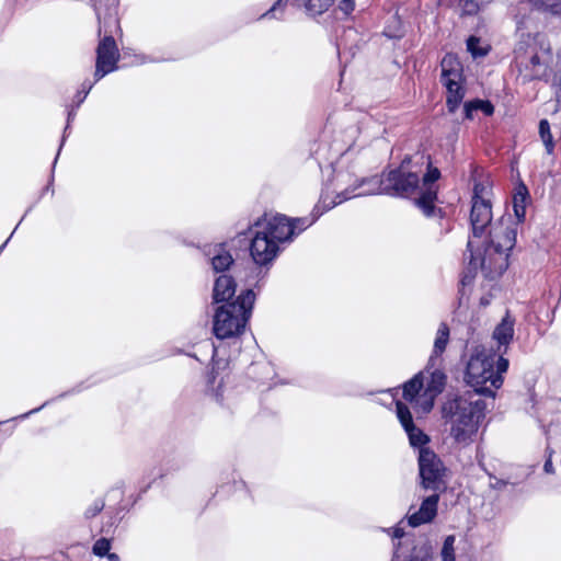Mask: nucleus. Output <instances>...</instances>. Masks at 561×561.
I'll use <instances>...</instances> for the list:
<instances>
[{
  "label": "nucleus",
  "instance_id": "nucleus-1",
  "mask_svg": "<svg viewBox=\"0 0 561 561\" xmlns=\"http://www.w3.org/2000/svg\"><path fill=\"white\" fill-rule=\"evenodd\" d=\"M440 178L438 168L432 165L430 156L404 158L399 167L383 172L381 176L363 179L355 187L339 193L335 201L324 206V210L356 196L385 194L393 197H412L426 217L443 216L436 208Z\"/></svg>",
  "mask_w": 561,
  "mask_h": 561
},
{
  "label": "nucleus",
  "instance_id": "nucleus-2",
  "mask_svg": "<svg viewBox=\"0 0 561 561\" xmlns=\"http://www.w3.org/2000/svg\"><path fill=\"white\" fill-rule=\"evenodd\" d=\"M486 404L477 393H463L446 399L442 419L454 443L461 447L473 444L485 416Z\"/></svg>",
  "mask_w": 561,
  "mask_h": 561
},
{
  "label": "nucleus",
  "instance_id": "nucleus-3",
  "mask_svg": "<svg viewBox=\"0 0 561 561\" xmlns=\"http://www.w3.org/2000/svg\"><path fill=\"white\" fill-rule=\"evenodd\" d=\"M508 369V359L494 352L493 347L477 345L470 351L466 360L463 373L465 382L471 387L472 391L465 393H477L494 398L495 391L503 385V374Z\"/></svg>",
  "mask_w": 561,
  "mask_h": 561
},
{
  "label": "nucleus",
  "instance_id": "nucleus-4",
  "mask_svg": "<svg viewBox=\"0 0 561 561\" xmlns=\"http://www.w3.org/2000/svg\"><path fill=\"white\" fill-rule=\"evenodd\" d=\"M297 226L285 215H264L253 225L250 254L253 262L267 266L277 256L278 243L290 241L296 236Z\"/></svg>",
  "mask_w": 561,
  "mask_h": 561
},
{
  "label": "nucleus",
  "instance_id": "nucleus-5",
  "mask_svg": "<svg viewBox=\"0 0 561 561\" xmlns=\"http://www.w3.org/2000/svg\"><path fill=\"white\" fill-rule=\"evenodd\" d=\"M94 10L99 20V35L104 33V37L96 47V62L94 78L95 82L101 80L110 72L117 69L119 51L113 34L119 31V21L117 18V0H92Z\"/></svg>",
  "mask_w": 561,
  "mask_h": 561
},
{
  "label": "nucleus",
  "instance_id": "nucleus-6",
  "mask_svg": "<svg viewBox=\"0 0 561 561\" xmlns=\"http://www.w3.org/2000/svg\"><path fill=\"white\" fill-rule=\"evenodd\" d=\"M517 222L511 216H502L488 230L481 267L494 275H502L508 267L510 252L516 243Z\"/></svg>",
  "mask_w": 561,
  "mask_h": 561
},
{
  "label": "nucleus",
  "instance_id": "nucleus-7",
  "mask_svg": "<svg viewBox=\"0 0 561 561\" xmlns=\"http://www.w3.org/2000/svg\"><path fill=\"white\" fill-rule=\"evenodd\" d=\"M514 62L522 83L546 80L551 61V49L540 35H526L514 49Z\"/></svg>",
  "mask_w": 561,
  "mask_h": 561
},
{
  "label": "nucleus",
  "instance_id": "nucleus-8",
  "mask_svg": "<svg viewBox=\"0 0 561 561\" xmlns=\"http://www.w3.org/2000/svg\"><path fill=\"white\" fill-rule=\"evenodd\" d=\"M255 294L245 289L236 300L218 307L214 314L213 332L219 340L238 337L245 331L252 316Z\"/></svg>",
  "mask_w": 561,
  "mask_h": 561
},
{
  "label": "nucleus",
  "instance_id": "nucleus-9",
  "mask_svg": "<svg viewBox=\"0 0 561 561\" xmlns=\"http://www.w3.org/2000/svg\"><path fill=\"white\" fill-rule=\"evenodd\" d=\"M440 66V82L447 90L446 106L450 113H454L465 98L462 68L459 61L451 55L445 56Z\"/></svg>",
  "mask_w": 561,
  "mask_h": 561
},
{
  "label": "nucleus",
  "instance_id": "nucleus-10",
  "mask_svg": "<svg viewBox=\"0 0 561 561\" xmlns=\"http://www.w3.org/2000/svg\"><path fill=\"white\" fill-rule=\"evenodd\" d=\"M486 187L481 183L473 186V195L471 198L470 224L472 236L481 238L484 236L485 229L490 228L492 222V205L486 197Z\"/></svg>",
  "mask_w": 561,
  "mask_h": 561
},
{
  "label": "nucleus",
  "instance_id": "nucleus-11",
  "mask_svg": "<svg viewBox=\"0 0 561 561\" xmlns=\"http://www.w3.org/2000/svg\"><path fill=\"white\" fill-rule=\"evenodd\" d=\"M419 469L424 489L434 492L445 489L444 474L446 468L440 458L430 448L420 449Z\"/></svg>",
  "mask_w": 561,
  "mask_h": 561
},
{
  "label": "nucleus",
  "instance_id": "nucleus-12",
  "mask_svg": "<svg viewBox=\"0 0 561 561\" xmlns=\"http://www.w3.org/2000/svg\"><path fill=\"white\" fill-rule=\"evenodd\" d=\"M442 364H437L436 366H431L430 360L424 370L421 373H425L424 376V390L421 394L420 401V410L421 413H428L434 407L435 398L443 392L446 385V375L440 369Z\"/></svg>",
  "mask_w": 561,
  "mask_h": 561
},
{
  "label": "nucleus",
  "instance_id": "nucleus-13",
  "mask_svg": "<svg viewBox=\"0 0 561 561\" xmlns=\"http://www.w3.org/2000/svg\"><path fill=\"white\" fill-rule=\"evenodd\" d=\"M438 502L439 494L434 492V494L422 501L419 510L412 512L413 506H411L405 516L409 526L415 528L421 525L432 523L437 516Z\"/></svg>",
  "mask_w": 561,
  "mask_h": 561
},
{
  "label": "nucleus",
  "instance_id": "nucleus-14",
  "mask_svg": "<svg viewBox=\"0 0 561 561\" xmlns=\"http://www.w3.org/2000/svg\"><path fill=\"white\" fill-rule=\"evenodd\" d=\"M514 336V319L507 313L502 321L495 327L493 331V340L497 343V348L494 352L504 357L506 354L510 343Z\"/></svg>",
  "mask_w": 561,
  "mask_h": 561
},
{
  "label": "nucleus",
  "instance_id": "nucleus-15",
  "mask_svg": "<svg viewBox=\"0 0 561 561\" xmlns=\"http://www.w3.org/2000/svg\"><path fill=\"white\" fill-rule=\"evenodd\" d=\"M424 376L425 373H419L403 386L404 400L410 402L417 413H421L419 400L424 390Z\"/></svg>",
  "mask_w": 561,
  "mask_h": 561
},
{
  "label": "nucleus",
  "instance_id": "nucleus-16",
  "mask_svg": "<svg viewBox=\"0 0 561 561\" xmlns=\"http://www.w3.org/2000/svg\"><path fill=\"white\" fill-rule=\"evenodd\" d=\"M449 342V328L447 323L442 322L437 329L436 337L433 345V351L430 356V365L436 366L442 364V355L445 352Z\"/></svg>",
  "mask_w": 561,
  "mask_h": 561
},
{
  "label": "nucleus",
  "instance_id": "nucleus-17",
  "mask_svg": "<svg viewBox=\"0 0 561 561\" xmlns=\"http://www.w3.org/2000/svg\"><path fill=\"white\" fill-rule=\"evenodd\" d=\"M236 282L231 276H219L214 285L213 298L215 302H224L231 299L236 294Z\"/></svg>",
  "mask_w": 561,
  "mask_h": 561
},
{
  "label": "nucleus",
  "instance_id": "nucleus-18",
  "mask_svg": "<svg viewBox=\"0 0 561 561\" xmlns=\"http://www.w3.org/2000/svg\"><path fill=\"white\" fill-rule=\"evenodd\" d=\"M529 197L528 190L523 183L516 187L513 196V208L516 217V222H523L526 216V204Z\"/></svg>",
  "mask_w": 561,
  "mask_h": 561
},
{
  "label": "nucleus",
  "instance_id": "nucleus-19",
  "mask_svg": "<svg viewBox=\"0 0 561 561\" xmlns=\"http://www.w3.org/2000/svg\"><path fill=\"white\" fill-rule=\"evenodd\" d=\"M333 2L334 0H294L293 4L298 8H305L310 16H317L328 11Z\"/></svg>",
  "mask_w": 561,
  "mask_h": 561
},
{
  "label": "nucleus",
  "instance_id": "nucleus-20",
  "mask_svg": "<svg viewBox=\"0 0 561 561\" xmlns=\"http://www.w3.org/2000/svg\"><path fill=\"white\" fill-rule=\"evenodd\" d=\"M208 254H213L210 262L215 272H224L233 263L231 254L221 244L215 247Z\"/></svg>",
  "mask_w": 561,
  "mask_h": 561
},
{
  "label": "nucleus",
  "instance_id": "nucleus-21",
  "mask_svg": "<svg viewBox=\"0 0 561 561\" xmlns=\"http://www.w3.org/2000/svg\"><path fill=\"white\" fill-rule=\"evenodd\" d=\"M529 3L538 11L551 15L561 14V0H528Z\"/></svg>",
  "mask_w": 561,
  "mask_h": 561
},
{
  "label": "nucleus",
  "instance_id": "nucleus-22",
  "mask_svg": "<svg viewBox=\"0 0 561 561\" xmlns=\"http://www.w3.org/2000/svg\"><path fill=\"white\" fill-rule=\"evenodd\" d=\"M539 135L545 145L548 154H552L554 151V141L550 129V124L547 119L539 122Z\"/></svg>",
  "mask_w": 561,
  "mask_h": 561
},
{
  "label": "nucleus",
  "instance_id": "nucleus-23",
  "mask_svg": "<svg viewBox=\"0 0 561 561\" xmlns=\"http://www.w3.org/2000/svg\"><path fill=\"white\" fill-rule=\"evenodd\" d=\"M409 436L410 444L413 447H420L425 448L424 446L428 443V437L426 434L423 433L419 427H416L414 424L411 426L404 428Z\"/></svg>",
  "mask_w": 561,
  "mask_h": 561
},
{
  "label": "nucleus",
  "instance_id": "nucleus-24",
  "mask_svg": "<svg viewBox=\"0 0 561 561\" xmlns=\"http://www.w3.org/2000/svg\"><path fill=\"white\" fill-rule=\"evenodd\" d=\"M490 49L489 45H482L481 38L477 36H470L467 39V50L473 58L484 57L488 55Z\"/></svg>",
  "mask_w": 561,
  "mask_h": 561
},
{
  "label": "nucleus",
  "instance_id": "nucleus-25",
  "mask_svg": "<svg viewBox=\"0 0 561 561\" xmlns=\"http://www.w3.org/2000/svg\"><path fill=\"white\" fill-rule=\"evenodd\" d=\"M396 408H397V416H398L401 425L403 426V428H407V427L411 426L412 424H414L410 409L404 403L398 401L396 404Z\"/></svg>",
  "mask_w": 561,
  "mask_h": 561
},
{
  "label": "nucleus",
  "instance_id": "nucleus-26",
  "mask_svg": "<svg viewBox=\"0 0 561 561\" xmlns=\"http://www.w3.org/2000/svg\"><path fill=\"white\" fill-rule=\"evenodd\" d=\"M289 0H277L272 8L261 15L264 18H275L282 20L284 18V11Z\"/></svg>",
  "mask_w": 561,
  "mask_h": 561
},
{
  "label": "nucleus",
  "instance_id": "nucleus-27",
  "mask_svg": "<svg viewBox=\"0 0 561 561\" xmlns=\"http://www.w3.org/2000/svg\"><path fill=\"white\" fill-rule=\"evenodd\" d=\"M455 536L453 535L445 538L440 552L443 561H455Z\"/></svg>",
  "mask_w": 561,
  "mask_h": 561
},
{
  "label": "nucleus",
  "instance_id": "nucleus-28",
  "mask_svg": "<svg viewBox=\"0 0 561 561\" xmlns=\"http://www.w3.org/2000/svg\"><path fill=\"white\" fill-rule=\"evenodd\" d=\"M320 215H321V213L317 214V215L312 214L309 217H301V218H293V219H290V222H294V225L297 226V228H296V236L298 233H300L301 231L306 230L311 225H313L316 222V220L319 218Z\"/></svg>",
  "mask_w": 561,
  "mask_h": 561
},
{
  "label": "nucleus",
  "instance_id": "nucleus-29",
  "mask_svg": "<svg viewBox=\"0 0 561 561\" xmlns=\"http://www.w3.org/2000/svg\"><path fill=\"white\" fill-rule=\"evenodd\" d=\"M551 85L554 90L556 101L561 105V54L559 55V62Z\"/></svg>",
  "mask_w": 561,
  "mask_h": 561
},
{
  "label": "nucleus",
  "instance_id": "nucleus-30",
  "mask_svg": "<svg viewBox=\"0 0 561 561\" xmlns=\"http://www.w3.org/2000/svg\"><path fill=\"white\" fill-rule=\"evenodd\" d=\"M111 542L106 538H100L93 545V552L99 557H104L110 552Z\"/></svg>",
  "mask_w": 561,
  "mask_h": 561
},
{
  "label": "nucleus",
  "instance_id": "nucleus-31",
  "mask_svg": "<svg viewBox=\"0 0 561 561\" xmlns=\"http://www.w3.org/2000/svg\"><path fill=\"white\" fill-rule=\"evenodd\" d=\"M477 111H482L484 115L491 116L494 113V106L490 101L474 100Z\"/></svg>",
  "mask_w": 561,
  "mask_h": 561
},
{
  "label": "nucleus",
  "instance_id": "nucleus-32",
  "mask_svg": "<svg viewBox=\"0 0 561 561\" xmlns=\"http://www.w3.org/2000/svg\"><path fill=\"white\" fill-rule=\"evenodd\" d=\"M104 507V502L99 500V501H95L87 511H85V516L88 518H92L94 516H96Z\"/></svg>",
  "mask_w": 561,
  "mask_h": 561
},
{
  "label": "nucleus",
  "instance_id": "nucleus-33",
  "mask_svg": "<svg viewBox=\"0 0 561 561\" xmlns=\"http://www.w3.org/2000/svg\"><path fill=\"white\" fill-rule=\"evenodd\" d=\"M339 8L344 13L350 14L355 8V1L354 0H341Z\"/></svg>",
  "mask_w": 561,
  "mask_h": 561
},
{
  "label": "nucleus",
  "instance_id": "nucleus-34",
  "mask_svg": "<svg viewBox=\"0 0 561 561\" xmlns=\"http://www.w3.org/2000/svg\"><path fill=\"white\" fill-rule=\"evenodd\" d=\"M76 106L72 107L71 110L68 111V117H67V125L65 127V130H64V136H62V139H61V145L59 147V150L61 149L64 142H65V139H66V133L68 131L69 129V126H70V123L73 121L75 116H76Z\"/></svg>",
  "mask_w": 561,
  "mask_h": 561
},
{
  "label": "nucleus",
  "instance_id": "nucleus-35",
  "mask_svg": "<svg viewBox=\"0 0 561 561\" xmlns=\"http://www.w3.org/2000/svg\"><path fill=\"white\" fill-rule=\"evenodd\" d=\"M476 111H477V106L474 105V101H470V102L465 103L463 112H465V117L467 119H472L473 118V112H476Z\"/></svg>",
  "mask_w": 561,
  "mask_h": 561
},
{
  "label": "nucleus",
  "instance_id": "nucleus-36",
  "mask_svg": "<svg viewBox=\"0 0 561 561\" xmlns=\"http://www.w3.org/2000/svg\"><path fill=\"white\" fill-rule=\"evenodd\" d=\"M463 2H465L463 10H465L466 13L471 14V13L477 11L478 5L474 2H472V1L469 2V1H466V0Z\"/></svg>",
  "mask_w": 561,
  "mask_h": 561
},
{
  "label": "nucleus",
  "instance_id": "nucleus-37",
  "mask_svg": "<svg viewBox=\"0 0 561 561\" xmlns=\"http://www.w3.org/2000/svg\"><path fill=\"white\" fill-rule=\"evenodd\" d=\"M94 83H95V81L94 82H90V81L82 82L81 89L78 92H81L82 94L84 93V95H88Z\"/></svg>",
  "mask_w": 561,
  "mask_h": 561
},
{
  "label": "nucleus",
  "instance_id": "nucleus-38",
  "mask_svg": "<svg viewBox=\"0 0 561 561\" xmlns=\"http://www.w3.org/2000/svg\"><path fill=\"white\" fill-rule=\"evenodd\" d=\"M465 0H438L440 5L454 7V5H462Z\"/></svg>",
  "mask_w": 561,
  "mask_h": 561
},
{
  "label": "nucleus",
  "instance_id": "nucleus-39",
  "mask_svg": "<svg viewBox=\"0 0 561 561\" xmlns=\"http://www.w3.org/2000/svg\"><path fill=\"white\" fill-rule=\"evenodd\" d=\"M467 248H468V251L470 252V261H469V264L470 265H473L474 268L477 267V260L474 259L473 256V253H472V242L469 240L468 241V244H467Z\"/></svg>",
  "mask_w": 561,
  "mask_h": 561
},
{
  "label": "nucleus",
  "instance_id": "nucleus-40",
  "mask_svg": "<svg viewBox=\"0 0 561 561\" xmlns=\"http://www.w3.org/2000/svg\"><path fill=\"white\" fill-rule=\"evenodd\" d=\"M404 536V530L400 527H396L393 530H392V537L393 538H397V539H400Z\"/></svg>",
  "mask_w": 561,
  "mask_h": 561
},
{
  "label": "nucleus",
  "instance_id": "nucleus-41",
  "mask_svg": "<svg viewBox=\"0 0 561 561\" xmlns=\"http://www.w3.org/2000/svg\"><path fill=\"white\" fill-rule=\"evenodd\" d=\"M543 470L546 473H552L553 472V466L551 459H547L543 465Z\"/></svg>",
  "mask_w": 561,
  "mask_h": 561
},
{
  "label": "nucleus",
  "instance_id": "nucleus-42",
  "mask_svg": "<svg viewBox=\"0 0 561 561\" xmlns=\"http://www.w3.org/2000/svg\"><path fill=\"white\" fill-rule=\"evenodd\" d=\"M87 95H84V93L82 94L81 92H78L77 95H76V107H79L80 104L85 100Z\"/></svg>",
  "mask_w": 561,
  "mask_h": 561
},
{
  "label": "nucleus",
  "instance_id": "nucleus-43",
  "mask_svg": "<svg viewBox=\"0 0 561 561\" xmlns=\"http://www.w3.org/2000/svg\"><path fill=\"white\" fill-rule=\"evenodd\" d=\"M106 556H107V559H108L110 561H119V557H118V554H116V553H110V552H108Z\"/></svg>",
  "mask_w": 561,
  "mask_h": 561
},
{
  "label": "nucleus",
  "instance_id": "nucleus-44",
  "mask_svg": "<svg viewBox=\"0 0 561 561\" xmlns=\"http://www.w3.org/2000/svg\"><path fill=\"white\" fill-rule=\"evenodd\" d=\"M5 247V243H3L1 247H0V252L3 250V248Z\"/></svg>",
  "mask_w": 561,
  "mask_h": 561
}]
</instances>
